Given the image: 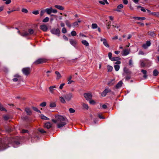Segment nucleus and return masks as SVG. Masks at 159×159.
<instances>
[{
  "label": "nucleus",
  "instance_id": "1",
  "mask_svg": "<svg viewBox=\"0 0 159 159\" xmlns=\"http://www.w3.org/2000/svg\"><path fill=\"white\" fill-rule=\"evenodd\" d=\"M5 140L0 138V151L3 150L9 147V144H11L14 147L16 148L20 144V139L18 137L9 138L7 142Z\"/></svg>",
  "mask_w": 159,
  "mask_h": 159
},
{
  "label": "nucleus",
  "instance_id": "2",
  "mask_svg": "<svg viewBox=\"0 0 159 159\" xmlns=\"http://www.w3.org/2000/svg\"><path fill=\"white\" fill-rule=\"evenodd\" d=\"M56 120L52 119V121L54 123H56L57 121H59L60 123L57 124L58 128H61L66 125L68 121L66 117L60 115L55 116Z\"/></svg>",
  "mask_w": 159,
  "mask_h": 159
},
{
  "label": "nucleus",
  "instance_id": "3",
  "mask_svg": "<svg viewBox=\"0 0 159 159\" xmlns=\"http://www.w3.org/2000/svg\"><path fill=\"white\" fill-rule=\"evenodd\" d=\"M34 31L32 29H29L28 30V32L25 30H23L22 32L18 30V33L23 37H25L34 34Z\"/></svg>",
  "mask_w": 159,
  "mask_h": 159
},
{
  "label": "nucleus",
  "instance_id": "4",
  "mask_svg": "<svg viewBox=\"0 0 159 159\" xmlns=\"http://www.w3.org/2000/svg\"><path fill=\"white\" fill-rule=\"evenodd\" d=\"M48 61L47 59L44 58H40L36 60L33 64L35 65H38L40 64H43L46 62Z\"/></svg>",
  "mask_w": 159,
  "mask_h": 159
},
{
  "label": "nucleus",
  "instance_id": "5",
  "mask_svg": "<svg viewBox=\"0 0 159 159\" xmlns=\"http://www.w3.org/2000/svg\"><path fill=\"white\" fill-rule=\"evenodd\" d=\"M50 31L52 34L56 35L58 37L59 36L60 32L59 29L53 28Z\"/></svg>",
  "mask_w": 159,
  "mask_h": 159
},
{
  "label": "nucleus",
  "instance_id": "6",
  "mask_svg": "<svg viewBox=\"0 0 159 159\" xmlns=\"http://www.w3.org/2000/svg\"><path fill=\"white\" fill-rule=\"evenodd\" d=\"M22 71L24 74L26 75H28L30 74L31 70L29 67H25L23 68Z\"/></svg>",
  "mask_w": 159,
  "mask_h": 159
},
{
  "label": "nucleus",
  "instance_id": "7",
  "mask_svg": "<svg viewBox=\"0 0 159 159\" xmlns=\"http://www.w3.org/2000/svg\"><path fill=\"white\" fill-rule=\"evenodd\" d=\"M63 96L65 99L68 101H69L72 98V94L71 93H69L68 94H65Z\"/></svg>",
  "mask_w": 159,
  "mask_h": 159
},
{
  "label": "nucleus",
  "instance_id": "8",
  "mask_svg": "<svg viewBox=\"0 0 159 159\" xmlns=\"http://www.w3.org/2000/svg\"><path fill=\"white\" fill-rule=\"evenodd\" d=\"M84 96L86 100H89L92 98V95L91 93H84Z\"/></svg>",
  "mask_w": 159,
  "mask_h": 159
},
{
  "label": "nucleus",
  "instance_id": "9",
  "mask_svg": "<svg viewBox=\"0 0 159 159\" xmlns=\"http://www.w3.org/2000/svg\"><path fill=\"white\" fill-rule=\"evenodd\" d=\"M111 90L109 88H107L105 89L104 90L102 93L101 95L102 97H105L107 93H110Z\"/></svg>",
  "mask_w": 159,
  "mask_h": 159
},
{
  "label": "nucleus",
  "instance_id": "10",
  "mask_svg": "<svg viewBox=\"0 0 159 159\" xmlns=\"http://www.w3.org/2000/svg\"><path fill=\"white\" fill-rule=\"evenodd\" d=\"M116 83L115 79H111L108 82L107 84L109 86H111L113 85Z\"/></svg>",
  "mask_w": 159,
  "mask_h": 159
},
{
  "label": "nucleus",
  "instance_id": "11",
  "mask_svg": "<svg viewBox=\"0 0 159 159\" xmlns=\"http://www.w3.org/2000/svg\"><path fill=\"white\" fill-rule=\"evenodd\" d=\"M40 29L43 31H46L48 29L47 26L45 25H42L40 26Z\"/></svg>",
  "mask_w": 159,
  "mask_h": 159
},
{
  "label": "nucleus",
  "instance_id": "12",
  "mask_svg": "<svg viewBox=\"0 0 159 159\" xmlns=\"http://www.w3.org/2000/svg\"><path fill=\"white\" fill-rule=\"evenodd\" d=\"M44 126L47 129H49L52 128V125L50 122H48L45 124Z\"/></svg>",
  "mask_w": 159,
  "mask_h": 159
},
{
  "label": "nucleus",
  "instance_id": "13",
  "mask_svg": "<svg viewBox=\"0 0 159 159\" xmlns=\"http://www.w3.org/2000/svg\"><path fill=\"white\" fill-rule=\"evenodd\" d=\"M123 84V82L122 80L119 81L118 83L116 85L115 87L116 89H118L121 87Z\"/></svg>",
  "mask_w": 159,
  "mask_h": 159
},
{
  "label": "nucleus",
  "instance_id": "14",
  "mask_svg": "<svg viewBox=\"0 0 159 159\" xmlns=\"http://www.w3.org/2000/svg\"><path fill=\"white\" fill-rule=\"evenodd\" d=\"M141 72L144 74L143 77L144 79H146L148 77V75H147V71L146 70L142 69L141 70Z\"/></svg>",
  "mask_w": 159,
  "mask_h": 159
},
{
  "label": "nucleus",
  "instance_id": "15",
  "mask_svg": "<svg viewBox=\"0 0 159 159\" xmlns=\"http://www.w3.org/2000/svg\"><path fill=\"white\" fill-rule=\"evenodd\" d=\"M25 111L26 112L27 114L28 115H31L32 114V112L30 109V108L26 107L25 109Z\"/></svg>",
  "mask_w": 159,
  "mask_h": 159
},
{
  "label": "nucleus",
  "instance_id": "16",
  "mask_svg": "<svg viewBox=\"0 0 159 159\" xmlns=\"http://www.w3.org/2000/svg\"><path fill=\"white\" fill-rule=\"evenodd\" d=\"M69 41L70 43L74 47H75V45L77 44L75 40L72 39H70L69 40Z\"/></svg>",
  "mask_w": 159,
  "mask_h": 159
},
{
  "label": "nucleus",
  "instance_id": "17",
  "mask_svg": "<svg viewBox=\"0 0 159 159\" xmlns=\"http://www.w3.org/2000/svg\"><path fill=\"white\" fill-rule=\"evenodd\" d=\"M101 41H103V44L106 47H109V45L107 43V41L105 39H101Z\"/></svg>",
  "mask_w": 159,
  "mask_h": 159
},
{
  "label": "nucleus",
  "instance_id": "18",
  "mask_svg": "<svg viewBox=\"0 0 159 159\" xmlns=\"http://www.w3.org/2000/svg\"><path fill=\"white\" fill-rule=\"evenodd\" d=\"M45 11L48 14L50 15L52 12V7L47 8L45 10Z\"/></svg>",
  "mask_w": 159,
  "mask_h": 159
},
{
  "label": "nucleus",
  "instance_id": "19",
  "mask_svg": "<svg viewBox=\"0 0 159 159\" xmlns=\"http://www.w3.org/2000/svg\"><path fill=\"white\" fill-rule=\"evenodd\" d=\"M133 19H137L138 20H141V21L145 20L146 19V18L144 17H136V16H134L133 17Z\"/></svg>",
  "mask_w": 159,
  "mask_h": 159
},
{
  "label": "nucleus",
  "instance_id": "20",
  "mask_svg": "<svg viewBox=\"0 0 159 159\" xmlns=\"http://www.w3.org/2000/svg\"><path fill=\"white\" fill-rule=\"evenodd\" d=\"M124 72L127 74V75H130L131 73V72L126 67H125L124 68Z\"/></svg>",
  "mask_w": 159,
  "mask_h": 159
},
{
  "label": "nucleus",
  "instance_id": "21",
  "mask_svg": "<svg viewBox=\"0 0 159 159\" xmlns=\"http://www.w3.org/2000/svg\"><path fill=\"white\" fill-rule=\"evenodd\" d=\"M148 34L149 35L152 37H154L155 36V34L154 33V31H149L148 32Z\"/></svg>",
  "mask_w": 159,
  "mask_h": 159
},
{
  "label": "nucleus",
  "instance_id": "22",
  "mask_svg": "<svg viewBox=\"0 0 159 159\" xmlns=\"http://www.w3.org/2000/svg\"><path fill=\"white\" fill-rule=\"evenodd\" d=\"M54 7L55 8L60 10H63L64 9V7L61 6L55 5Z\"/></svg>",
  "mask_w": 159,
  "mask_h": 159
},
{
  "label": "nucleus",
  "instance_id": "23",
  "mask_svg": "<svg viewBox=\"0 0 159 159\" xmlns=\"http://www.w3.org/2000/svg\"><path fill=\"white\" fill-rule=\"evenodd\" d=\"M55 73L56 74V75H57V79H59L60 78H61V76L60 74L58 71H56L55 72Z\"/></svg>",
  "mask_w": 159,
  "mask_h": 159
},
{
  "label": "nucleus",
  "instance_id": "24",
  "mask_svg": "<svg viewBox=\"0 0 159 159\" xmlns=\"http://www.w3.org/2000/svg\"><path fill=\"white\" fill-rule=\"evenodd\" d=\"M60 101L61 103H66L65 99L64 97V96H63V97H60Z\"/></svg>",
  "mask_w": 159,
  "mask_h": 159
},
{
  "label": "nucleus",
  "instance_id": "25",
  "mask_svg": "<svg viewBox=\"0 0 159 159\" xmlns=\"http://www.w3.org/2000/svg\"><path fill=\"white\" fill-rule=\"evenodd\" d=\"M81 42L83 44H84V45H85L86 46H89V43L87 41L85 40H82Z\"/></svg>",
  "mask_w": 159,
  "mask_h": 159
},
{
  "label": "nucleus",
  "instance_id": "26",
  "mask_svg": "<svg viewBox=\"0 0 159 159\" xmlns=\"http://www.w3.org/2000/svg\"><path fill=\"white\" fill-rule=\"evenodd\" d=\"M151 15L157 17H159V12H151Z\"/></svg>",
  "mask_w": 159,
  "mask_h": 159
},
{
  "label": "nucleus",
  "instance_id": "27",
  "mask_svg": "<svg viewBox=\"0 0 159 159\" xmlns=\"http://www.w3.org/2000/svg\"><path fill=\"white\" fill-rule=\"evenodd\" d=\"M56 106V104L54 102H51L50 105L49 107L51 108H53Z\"/></svg>",
  "mask_w": 159,
  "mask_h": 159
},
{
  "label": "nucleus",
  "instance_id": "28",
  "mask_svg": "<svg viewBox=\"0 0 159 159\" xmlns=\"http://www.w3.org/2000/svg\"><path fill=\"white\" fill-rule=\"evenodd\" d=\"M159 73V72L156 69H155L153 71V75L154 76H157L158 75Z\"/></svg>",
  "mask_w": 159,
  "mask_h": 159
},
{
  "label": "nucleus",
  "instance_id": "29",
  "mask_svg": "<svg viewBox=\"0 0 159 159\" xmlns=\"http://www.w3.org/2000/svg\"><path fill=\"white\" fill-rule=\"evenodd\" d=\"M120 59V58L119 57H113L111 58V60L112 61H119Z\"/></svg>",
  "mask_w": 159,
  "mask_h": 159
},
{
  "label": "nucleus",
  "instance_id": "30",
  "mask_svg": "<svg viewBox=\"0 0 159 159\" xmlns=\"http://www.w3.org/2000/svg\"><path fill=\"white\" fill-rule=\"evenodd\" d=\"M32 108L34 111L40 113H41V111L39 110L37 107H32Z\"/></svg>",
  "mask_w": 159,
  "mask_h": 159
},
{
  "label": "nucleus",
  "instance_id": "31",
  "mask_svg": "<svg viewBox=\"0 0 159 159\" xmlns=\"http://www.w3.org/2000/svg\"><path fill=\"white\" fill-rule=\"evenodd\" d=\"M56 88V87L55 86H50L49 88V90H50V92L51 93H52L54 90V88Z\"/></svg>",
  "mask_w": 159,
  "mask_h": 159
},
{
  "label": "nucleus",
  "instance_id": "32",
  "mask_svg": "<svg viewBox=\"0 0 159 159\" xmlns=\"http://www.w3.org/2000/svg\"><path fill=\"white\" fill-rule=\"evenodd\" d=\"M41 118L42 119L45 120H49V119L46 116H45L43 114H42L41 116Z\"/></svg>",
  "mask_w": 159,
  "mask_h": 159
},
{
  "label": "nucleus",
  "instance_id": "33",
  "mask_svg": "<svg viewBox=\"0 0 159 159\" xmlns=\"http://www.w3.org/2000/svg\"><path fill=\"white\" fill-rule=\"evenodd\" d=\"M129 54L128 51L127 49L124 50L123 55L126 56Z\"/></svg>",
  "mask_w": 159,
  "mask_h": 159
},
{
  "label": "nucleus",
  "instance_id": "34",
  "mask_svg": "<svg viewBox=\"0 0 159 159\" xmlns=\"http://www.w3.org/2000/svg\"><path fill=\"white\" fill-rule=\"evenodd\" d=\"M113 67L111 66H108L107 67L108 72H111L112 70Z\"/></svg>",
  "mask_w": 159,
  "mask_h": 159
},
{
  "label": "nucleus",
  "instance_id": "35",
  "mask_svg": "<svg viewBox=\"0 0 159 159\" xmlns=\"http://www.w3.org/2000/svg\"><path fill=\"white\" fill-rule=\"evenodd\" d=\"M66 25L69 27V28H70L71 26V25L70 24V23L69 21L68 20H66Z\"/></svg>",
  "mask_w": 159,
  "mask_h": 159
},
{
  "label": "nucleus",
  "instance_id": "36",
  "mask_svg": "<svg viewBox=\"0 0 159 159\" xmlns=\"http://www.w3.org/2000/svg\"><path fill=\"white\" fill-rule=\"evenodd\" d=\"M0 110L1 111H7V110L5 108H4L2 105L0 103Z\"/></svg>",
  "mask_w": 159,
  "mask_h": 159
},
{
  "label": "nucleus",
  "instance_id": "37",
  "mask_svg": "<svg viewBox=\"0 0 159 159\" xmlns=\"http://www.w3.org/2000/svg\"><path fill=\"white\" fill-rule=\"evenodd\" d=\"M3 118L5 120H7L10 118V117L8 115H5L3 116Z\"/></svg>",
  "mask_w": 159,
  "mask_h": 159
},
{
  "label": "nucleus",
  "instance_id": "38",
  "mask_svg": "<svg viewBox=\"0 0 159 159\" xmlns=\"http://www.w3.org/2000/svg\"><path fill=\"white\" fill-rule=\"evenodd\" d=\"M114 67L116 71H118L120 68V66L118 65H115L114 66Z\"/></svg>",
  "mask_w": 159,
  "mask_h": 159
},
{
  "label": "nucleus",
  "instance_id": "39",
  "mask_svg": "<svg viewBox=\"0 0 159 159\" xmlns=\"http://www.w3.org/2000/svg\"><path fill=\"white\" fill-rule=\"evenodd\" d=\"M83 107L84 108H85L86 109H88L89 106L88 104L85 103H83Z\"/></svg>",
  "mask_w": 159,
  "mask_h": 159
},
{
  "label": "nucleus",
  "instance_id": "40",
  "mask_svg": "<svg viewBox=\"0 0 159 159\" xmlns=\"http://www.w3.org/2000/svg\"><path fill=\"white\" fill-rule=\"evenodd\" d=\"M49 20V18L48 17H47L43 20V22L46 23L48 22Z\"/></svg>",
  "mask_w": 159,
  "mask_h": 159
},
{
  "label": "nucleus",
  "instance_id": "41",
  "mask_svg": "<svg viewBox=\"0 0 159 159\" xmlns=\"http://www.w3.org/2000/svg\"><path fill=\"white\" fill-rule=\"evenodd\" d=\"M38 131L42 134L46 133V132L43 129H39Z\"/></svg>",
  "mask_w": 159,
  "mask_h": 159
},
{
  "label": "nucleus",
  "instance_id": "42",
  "mask_svg": "<svg viewBox=\"0 0 159 159\" xmlns=\"http://www.w3.org/2000/svg\"><path fill=\"white\" fill-rule=\"evenodd\" d=\"M92 28L93 29H96L98 28V25L96 24H93L92 25Z\"/></svg>",
  "mask_w": 159,
  "mask_h": 159
},
{
  "label": "nucleus",
  "instance_id": "43",
  "mask_svg": "<svg viewBox=\"0 0 159 159\" xmlns=\"http://www.w3.org/2000/svg\"><path fill=\"white\" fill-rule=\"evenodd\" d=\"M111 22L110 21L109 22H108L107 24V29H109L110 28V27L111 26Z\"/></svg>",
  "mask_w": 159,
  "mask_h": 159
},
{
  "label": "nucleus",
  "instance_id": "44",
  "mask_svg": "<svg viewBox=\"0 0 159 159\" xmlns=\"http://www.w3.org/2000/svg\"><path fill=\"white\" fill-rule=\"evenodd\" d=\"M46 105V103L45 102H43L40 104V106L42 107H45Z\"/></svg>",
  "mask_w": 159,
  "mask_h": 159
},
{
  "label": "nucleus",
  "instance_id": "45",
  "mask_svg": "<svg viewBox=\"0 0 159 159\" xmlns=\"http://www.w3.org/2000/svg\"><path fill=\"white\" fill-rule=\"evenodd\" d=\"M71 34L72 36H74L76 35V33L75 31H73L71 32Z\"/></svg>",
  "mask_w": 159,
  "mask_h": 159
},
{
  "label": "nucleus",
  "instance_id": "46",
  "mask_svg": "<svg viewBox=\"0 0 159 159\" xmlns=\"http://www.w3.org/2000/svg\"><path fill=\"white\" fill-rule=\"evenodd\" d=\"M69 111L70 113H74L75 111V110L72 108H70L69 109Z\"/></svg>",
  "mask_w": 159,
  "mask_h": 159
},
{
  "label": "nucleus",
  "instance_id": "47",
  "mask_svg": "<svg viewBox=\"0 0 159 159\" xmlns=\"http://www.w3.org/2000/svg\"><path fill=\"white\" fill-rule=\"evenodd\" d=\"M67 32L66 28L65 27H63L62 29V32L64 34L66 33Z\"/></svg>",
  "mask_w": 159,
  "mask_h": 159
},
{
  "label": "nucleus",
  "instance_id": "48",
  "mask_svg": "<svg viewBox=\"0 0 159 159\" xmlns=\"http://www.w3.org/2000/svg\"><path fill=\"white\" fill-rule=\"evenodd\" d=\"M131 77L130 75H127L125 77V79L127 80H129L130 79Z\"/></svg>",
  "mask_w": 159,
  "mask_h": 159
},
{
  "label": "nucleus",
  "instance_id": "49",
  "mask_svg": "<svg viewBox=\"0 0 159 159\" xmlns=\"http://www.w3.org/2000/svg\"><path fill=\"white\" fill-rule=\"evenodd\" d=\"M45 10H42L41 11L40 13V15L41 16H42L43 15V14H44V13H45Z\"/></svg>",
  "mask_w": 159,
  "mask_h": 159
},
{
  "label": "nucleus",
  "instance_id": "50",
  "mask_svg": "<svg viewBox=\"0 0 159 159\" xmlns=\"http://www.w3.org/2000/svg\"><path fill=\"white\" fill-rule=\"evenodd\" d=\"M112 54L111 52H109L108 53V57H109V59L111 60V58H112Z\"/></svg>",
  "mask_w": 159,
  "mask_h": 159
},
{
  "label": "nucleus",
  "instance_id": "51",
  "mask_svg": "<svg viewBox=\"0 0 159 159\" xmlns=\"http://www.w3.org/2000/svg\"><path fill=\"white\" fill-rule=\"evenodd\" d=\"M28 131L26 129H23L21 131L22 133H28Z\"/></svg>",
  "mask_w": 159,
  "mask_h": 159
},
{
  "label": "nucleus",
  "instance_id": "52",
  "mask_svg": "<svg viewBox=\"0 0 159 159\" xmlns=\"http://www.w3.org/2000/svg\"><path fill=\"white\" fill-rule=\"evenodd\" d=\"M73 25L74 27L78 26V22L77 21H75V22H74V23H73Z\"/></svg>",
  "mask_w": 159,
  "mask_h": 159
},
{
  "label": "nucleus",
  "instance_id": "53",
  "mask_svg": "<svg viewBox=\"0 0 159 159\" xmlns=\"http://www.w3.org/2000/svg\"><path fill=\"white\" fill-rule=\"evenodd\" d=\"M146 44L148 47L150 46L151 44L150 41H147Z\"/></svg>",
  "mask_w": 159,
  "mask_h": 159
},
{
  "label": "nucleus",
  "instance_id": "54",
  "mask_svg": "<svg viewBox=\"0 0 159 159\" xmlns=\"http://www.w3.org/2000/svg\"><path fill=\"white\" fill-rule=\"evenodd\" d=\"M32 13L34 15H37L39 14V12L37 10V11H33L32 12Z\"/></svg>",
  "mask_w": 159,
  "mask_h": 159
},
{
  "label": "nucleus",
  "instance_id": "55",
  "mask_svg": "<svg viewBox=\"0 0 159 159\" xmlns=\"http://www.w3.org/2000/svg\"><path fill=\"white\" fill-rule=\"evenodd\" d=\"M21 11L22 12L25 13H27L28 12V10L25 8H23L22 9Z\"/></svg>",
  "mask_w": 159,
  "mask_h": 159
},
{
  "label": "nucleus",
  "instance_id": "56",
  "mask_svg": "<svg viewBox=\"0 0 159 159\" xmlns=\"http://www.w3.org/2000/svg\"><path fill=\"white\" fill-rule=\"evenodd\" d=\"M123 6L122 4H120L117 7V8H118V9H121V8H123Z\"/></svg>",
  "mask_w": 159,
  "mask_h": 159
},
{
  "label": "nucleus",
  "instance_id": "57",
  "mask_svg": "<svg viewBox=\"0 0 159 159\" xmlns=\"http://www.w3.org/2000/svg\"><path fill=\"white\" fill-rule=\"evenodd\" d=\"M140 65L141 67H143L145 66V63L143 61L141 62Z\"/></svg>",
  "mask_w": 159,
  "mask_h": 159
},
{
  "label": "nucleus",
  "instance_id": "58",
  "mask_svg": "<svg viewBox=\"0 0 159 159\" xmlns=\"http://www.w3.org/2000/svg\"><path fill=\"white\" fill-rule=\"evenodd\" d=\"M89 103L91 104H94L95 103V102L93 100H90L89 101Z\"/></svg>",
  "mask_w": 159,
  "mask_h": 159
},
{
  "label": "nucleus",
  "instance_id": "59",
  "mask_svg": "<svg viewBox=\"0 0 159 159\" xmlns=\"http://www.w3.org/2000/svg\"><path fill=\"white\" fill-rule=\"evenodd\" d=\"M52 12L54 13H56L57 12V11L56 9H53L52 8Z\"/></svg>",
  "mask_w": 159,
  "mask_h": 159
},
{
  "label": "nucleus",
  "instance_id": "60",
  "mask_svg": "<svg viewBox=\"0 0 159 159\" xmlns=\"http://www.w3.org/2000/svg\"><path fill=\"white\" fill-rule=\"evenodd\" d=\"M65 83H62L61 84L60 87H59V88L60 89H62L63 87V86L65 85Z\"/></svg>",
  "mask_w": 159,
  "mask_h": 159
},
{
  "label": "nucleus",
  "instance_id": "61",
  "mask_svg": "<svg viewBox=\"0 0 159 159\" xmlns=\"http://www.w3.org/2000/svg\"><path fill=\"white\" fill-rule=\"evenodd\" d=\"M11 2V0H7L5 2V3L6 4H8L9 3H10Z\"/></svg>",
  "mask_w": 159,
  "mask_h": 159
},
{
  "label": "nucleus",
  "instance_id": "62",
  "mask_svg": "<svg viewBox=\"0 0 159 159\" xmlns=\"http://www.w3.org/2000/svg\"><path fill=\"white\" fill-rule=\"evenodd\" d=\"M142 47L144 49H146L148 47L146 45V44H143Z\"/></svg>",
  "mask_w": 159,
  "mask_h": 159
},
{
  "label": "nucleus",
  "instance_id": "63",
  "mask_svg": "<svg viewBox=\"0 0 159 159\" xmlns=\"http://www.w3.org/2000/svg\"><path fill=\"white\" fill-rule=\"evenodd\" d=\"M63 39H64L66 41L68 40V38L66 35H64L63 36Z\"/></svg>",
  "mask_w": 159,
  "mask_h": 159
},
{
  "label": "nucleus",
  "instance_id": "64",
  "mask_svg": "<svg viewBox=\"0 0 159 159\" xmlns=\"http://www.w3.org/2000/svg\"><path fill=\"white\" fill-rule=\"evenodd\" d=\"M123 2L124 4L126 5L128 3V1L127 0H123Z\"/></svg>",
  "mask_w": 159,
  "mask_h": 159
}]
</instances>
